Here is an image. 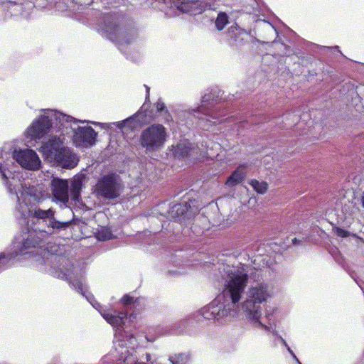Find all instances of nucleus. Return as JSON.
I'll list each match as a JSON object with an SVG mask.
<instances>
[{
  "label": "nucleus",
  "mask_w": 364,
  "mask_h": 364,
  "mask_svg": "<svg viewBox=\"0 0 364 364\" xmlns=\"http://www.w3.org/2000/svg\"><path fill=\"white\" fill-rule=\"evenodd\" d=\"M215 100V96L212 93L205 94L202 97V103L203 105L198 107V109L200 112L206 116H210L211 118L214 119H218V116L215 115L212 111L207 110L205 109V103H209L210 102H213Z\"/></svg>",
  "instance_id": "f3484780"
},
{
  "label": "nucleus",
  "mask_w": 364,
  "mask_h": 364,
  "mask_svg": "<svg viewBox=\"0 0 364 364\" xmlns=\"http://www.w3.org/2000/svg\"><path fill=\"white\" fill-rule=\"evenodd\" d=\"M228 22V20L227 14L225 13L221 12L218 14L215 20V26L218 30L221 31L224 28Z\"/></svg>",
  "instance_id": "412c9836"
},
{
  "label": "nucleus",
  "mask_w": 364,
  "mask_h": 364,
  "mask_svg": "<svg viewBox=\"0 0 364 364\" xmlns=\"http://www.w3.org/2000/svg\"><path fill=\"white\" fill-rule=\"evenodd\" d=\"M250 186L253 188V189L259 194L264 193L267 188H268V184L265 181H259L257 179H252L250 182Z\"/></svg>",
  "instance_id": "6ab92c4d"
},
{
  "label": "nucleus",
  "mask_w": 364,
  "mask_h": 364,
  "mask_svg": "<svg viewBox=\"0 0 364 364\" xmlns=\"http://www.w3.org/2000/svg\"><path fill=\"white\" fill-rule=\"evenodd\" d=\"M104 318L112 326H118L120 325V318L112 314H103Z\"/></svg>",
  "instance_id": "5701e85b"
},
{
  "label": "nucleus",
  "mask_w": 364,
  "mask_h": 364,
  "mask_svg": "<svg viewBox=\"0 0 364 364\" xmlns=\"http://www.w3.org/2000/svg\"><path fill=\"white\" fill-rule=\"evenodd\" d=\"M166 138L167 132L164 125L153 124L141 132L139 142L147 151H154L164 146Z\"/></svg>",
  "instance_id": "7ed1b4c3"
},
{
  "label": "nucleus",
  "mask_w": 364,
  "mask_h": 364,
  "mask_svg": "<svg viewBox=\"0 0 364 364\" xmlns=\"http://www.w3.org/2000/svg\"><path fill=\"white\" fill-rule=\"evenodd\" d=\"M333 231L338 237L345 238L350 236V233L348 231L341 228L340 227L333 228Z\"/></svg>",
  "instance_id": "393cba45"
},
{
  "label": "nucleus",
  "mask_w": 364,
  "mask_h": 364,
  "mask_svg": "<svg viewBox=\"0 0 364 364\" xmlns=\"http://www.w3.org/2000/svg\"><path fill=\"white\" fill-rule=\"evenodd\" d=\"M150 358V355L149 353H146V360L149 361V358Z\"/></svg>",
  "instance_id": "473e14b6"
},
{
  "label": "nucleus",
  "mask_w": 364,
  "mask_h": 364,
  "mask_svg": "<svg viewBox=\"0 0 364 364\" xmlns=\"http://www.w3.org/2000/svg\"><path fill=\"white\" fill-rule=\"evenodd\" d=\"M51 191L53 198L60 202L66 203L69 200L68 182L67 180L54 178L51 181Z\"/></svg>",
  "instance_id": "9b49d317"
},
{
  "label": "nucleus",
  "mask_w": 364,
  "mask_h": 364,
  "mask_svg": "<svg viewBox=\"0 0 364 364\" xmlns=\"http://www.w3.org/2000/svg\"><path fill=\"white\" fill-rule=\"evenodd\" d=\"M149 90H150V88L149 87H146V99H148L149 97Z\"/></svg>",
  "instance_id": "2f4dec72"
},
{
  "label": "nucleus",
  "mask_w": 364,
  "mask_h": 364,
  "mask_svg": "<svg viewBox=\"0 0 364 364\" xmlns=\"http://www.w3.org/2000/svg\"><path fill=\"white\" fill-rule=\"evenodd\" d=\"M220 311L222 316H223L224 310H221V309L217 306L209 305L202 309V316L204 318L208 320H218L221 316Z\"/></svg>",
  "instance_id": "4468645a"
},
{
  "label": "nucleus",
  "mask_w": 364,
  "mask_h": 364,
  "mask_svg": "<svg viewBox=\"0 0 364 364\" xmlns=\"http://www.w3.org/2000/svg\"><path fill=\"white\" fill-rule=\"evenodd\" d=\"M162 116L165 122H170L173 121L172 116L168 109H166V111L162 112Z\"/></svg>",
  "instance_id": "bb28decb"
},
{
  "label": "nucleus",
  "mask_w": 364,
  "mask_h": 364,
  "mask_svg": "<svg viewBox=\"0 0 364 364\" xmlns=\"http://www.w3.org/2000/svg\"><path fill=\"white\" fill-rule=\"evenodd\" d=\"M266 30H267V31H269V32H274V33H276V29H275V28H274V26H273L271 23H268L267 24Z\"/></svg>",
  "instance_id": "7c9ffc66"
},
{
  "label": "nucleus",
  "mask_w": 364,
  "mask_h": 364,
  "mask_svg": "<svg viewBox=\"0 0 364 364\" xmlns=\"http://www.w3.org/2000/svg\"><path fill=\"white\" fill-rule=\"evenodd\" d=\"M247 282L246 274L235 276L228 282L224 290V294L229 296L233 304L237 303L241 299V294L245 290Z\"/></svg>",
  "instance_id": "423d86ee"
},
{
  "label": "nucleus",
  "mask_w": 364,
  "mask_h": 364,
  "mask_svg": "<svg viewBox=\"0 0 364 364\" xmlns=\"http://www.w3.org/2000/svg\"><path fill=\"white\" fill-rule=\"evenodd\" d=\"M195 149L191 144H178L174 148L173 154L178 158L184 159L190 157L194 153Z\"/></svg>",
  "instance_id": "2eb2a0df"
},
{
  "label": "nucleus",
  "mask_w": 364,
  "mask_h": 364,
  "mask_svg": "<svg viewBox=\"0 0 364 364\" xmlns=\"http://www.w3.org/2000/svg\"><path fill=\"white\" fill-rule=\"evenodd\" d=\"M97 133L90 126L79 127L74 134V140L79 146H91L95 144Z\"/></svg>",
  "instance_id": "6e6552de"
},
{
  "label": "nucleus",
  "mask_w": 364,
  "mask_h": 364,
  "mask_svg": "<svg viewBox=\"0 0 364 364\" xmlns=\"http://www.w3.org/2000/svg\"><path fill=\"white\" fill-rule=\"evenodd\" d=\"M246 164L240 165L228 178L225 184L230 186H235L242 183L246 177Z\"/></svg>",
  "instance_id": "f8f14e48"
},
{
  "label": "nucleus",
  "mask_w": 364,
  "mask_h": 364,
  "mask_svg": "<svg viewBox=\"0 0 364 364\" xmlns=\"http://www.w3.org/2000/svg\"><path fill=\"white\" fill-rule=\"evenodd\" d=\"M250 299H247L242 304V308L247 318L254 323H257L258 326L262 328L269 331V327L263 324L260 321L261 311L259 304L265 301L269 296L266 286L259 285L252 287L249 291Z\"/></svg>",
  "instance_id": "f03ea898"
},
{
  "label": "nucleus",
  "mask_w": 364,
  "mask_h": 364,
  "mask_svg": "<svg viewBox=\"0 0 364 364\" xmlns=\"http://www.w3.org/2000/svg\"><path fill=\"white\" fill-rule=\"evenodd\" d=\"M70 225V222H60L51 218L48 226L53 229H65Z\"/></svg>",
  "instance_id": "4be33fe9"
},
{
  "label": "nucleus",
  "mask_w": 364,
  "mask_h": 364,
  "mask_svg": "<svg viewBox=\"0 0 364 364\" xmlns=\"http://www.w3.org/2000/svg\"><path fill=\"white\" fill-rule=\"evenodd\" d=\"M134 120V117H129L123 121H121V122H117V127L119 128V129H122L123 127H125L126 124L127 123H129V122H131Z\"/></svg>",
  "instance_id": "cd10ccee"
},
{
  "label": "nucleus",
  "mask_w": 364,
  "mask_h": 364,
  "mask_svg": "<svg viewBox=\"0 0 364 364\" xmlns=\"http://www.w3.org/2000/svg\"><path fill=\"white\" fill-rule=\"evenodd\" d=\"M102 29L108 39L117 44L129 45L134 38L132 29L121 27L117 23H105Z\"/></svg>",
  "instance_id": "39448f33"
},
{
  "label": "nucleus",
  "mask_w": 364,
  "mask_h": 364,
  "mask_svg": "<svg viewBox=\"0 0 364 364\" xmlns=\"http://www.w3.org/2000/svg\"><path fill=\"white\" fill-rule=\"evenodd\" d=\"M173 208L177 213H178L181 209V214H183L185 210L186 209L185 207H183L181 204L175 205L173 206Z\"/></svg>",
  "instance_id": "c85d7f7f"
},
{
  "label": "nucleus",
  "mask_w": 364,
  "mask_h": 364,
  "mask_svg": "<svg viewBox=\"0 0 364 364\" xmlns=\"http://www.w3.org/2000/svg\"><path fill=\"white\" fill-rule=\"evenodd\" d=\"M41 151L46 158L56 162L64 168L77 166L78 159L68 148L65 147L60 138L53 136L42 145Z\"/></svg>",
  "instance_id": "f257e3e1"
},
{
  "label": "nucleus",
  "mask_w": 364,
  "mask_h": 364,
  "mask_svg": "<svg viewBox=\"0 0 364 364\" xmlns=\"http://www.w3.org/2000/svg\"><path fill=\"white\" fill-rule=\"evenodd\" d=\"M171 6L190 15L201 14L204 10L203 2L199 0H170Z\"/></svg>",
  "instance_id": "1a4fd4ad"
},
{
  "label": "nucleus",
  "mask_w": 364,
  "mask_h": 364,
  "mask_svg": "<svg viewBox=\"0 0 364 364\" xmlns=\"http://www.w3.org/2000/svg\"><path fill=\"white\" fill-rule=\"evenodd\" d=\"M122 185L119 176L109 173L100 178L94 187V193L98 198L113 200L120 196Z\"/></svg>",
  "instance_id": "20e7f679"
},
{
  "label": "nucleus",
  "mask_w": 364,
  "mask_h": 364,
  "mask_svg": "<svg viewBox=\"0 0 364 364\" xmlns=\"http://www.w3.org/2000/svg\"><path fill=\"white\" fill-rule=\"evenodd\" d=\"M137 300H138L137 298L131 296L129 294H125L120 299V302L124 306H128V305L136 303L137 301Z\"/></svg>",
  "instance_id": "b1692460"
},
{
  "label": "nucleus",
  "mask_w": 364,
  "mask_h": 364,
  "mask_svg": "<svg viewBox=\"0 0 364 364\" xmlns=\"http://www.w3.org/2000/svg\"><path fill=\"white\" fill-rule=\"evenodd\" d=\"M51 127L48 117L41 116L27 128L26 135L32 139H40L49 132Z\"/></svg>",
  "instance_id": "0eeeda50"
},
{
  "label": "nucleus",
  "mask_w": 364,
  "mask_h": 364,
  "mask_svg": "<svg viewBox=\"0 0 364 364\" xmlns=\"http://www.w3.org/2000/svg\"><path fill=\"white\" fill-rule=\"evenodd\" d=\"M362 205H363V206L364 208V192H363V196L362 197Z\"/></svg>",
  "instance_id": "72a5a7b5"
},
{
  "label": "nucleus",
  "mask_w": 364,
  "mask_h": 364,
  "mask_svg": "<svg viewBox=\"0 0 364 364\" xmlns=\"http://www.w3.org/2000/svg\"><path fill=\"white\" fill-rule=\"evenodd\" d=\"M43 240L38 236V234L34 231L30 232L27 238L23 243V247L26 250L30 248L43 247Z\"/></svg>",
  "instance_id": "dca6fc26"
},
{
  "label": "nucleus",
  "mask_w": 364,
  "mask_h": 364,
  "mask_svg": "<svg viewBox=\"0 0 364 364\" xmlns=\"http://www.w3.org/2000/svg\"><path fill=\"white\" fill-rule=\"evenodd\" d=\"M4 257H5V255L3 253L0 254V260Z\"/></svg>",
  "instance_id": "f704fd0d"
},
{
  "label": "nucleus",
  "mask_w": 364,
  "mask_h": 364,
  "mask_svg": "<svg viewBox=\"0 0 364 364\" xmlns=\"http://www.w3.org/2000/svg\"><path fill=\"white\" fill-rule=\"evenodd\" d=\"M155 107H156V111L158 112H161L162 113L163 112L166 111V109H167L165 104L164 103V102H162L160 100H159L156 102Z\"/></svg>",
  "instance_id": "a878e982"
},
{
  "label": "nucleus",
  "mask_w": 364,
  "mask_h": 364,
  "mask_svg": "<svg viewBox=\"0 0 364 364\" xmlns=\"http://www.w3.org/2000/svg\"><path fill=\"white\" fill-rule=\"evenodd\" d=\"M83 178V176H77L74 177L71 182L70 196L72 200L75 202H78L80 199Z\"/></svg>",
  "instance_id": "ddd939ff"
},
{
  "label": "nucleus",
  "mask_w": 364,
  "mask_h": 364,
  "mask_svg": "<svg viewBox=\"0 0 364 364\" xmlns=\"http://www.w3.org/2000/svg\"><path fill=\"white\" fill-rule=\"evenodd\" d=\"M16 160L22 167L28 170H37L41 164L37 154L32 149L20 151L16 154Z\"/></svg>",
  "instance_id": "9d476101"
},
{
  "label": "nucleus",
  "mask_w": 364,
  "mask_h": 364,
  "mask_svg": "<svg viewBox=\"0 0 364 364\" xmlns=\"http://www.w3.org/2000/svg\"><path fill=\"white\" fill-rule=\"evenodd\" d=\"M190 358V354L179 353L169 358L168 360L171 364H188Z\"/></svg>",
  "instance_id": "aec40b11"
},
{
  "label": "nucleus",
  "mask_w": 364,
  "mask_h": 364,
  "mask_svg": "<svg viewBox=\"0 0 364 364\" xmlns=\"http://www.w3.org/2000/svg\"><path fill=\"white\" fill-rule=\"evenodd\" d=\"M55 215V211L52 208H49L46 210H42L41 208H36L33 211V213H31V215L33 218H38V219H47L51 218H53V215Z\"/></svg>",
  "instance_id": "a211bd4d"
},
{
  "label": "nucleus",
  "mask_w": 364,
  "mask_h": 364,
  "mask_svg": "<svg viewBox=\"0 0 364 364\" xmlns=\"http://www.w3.org/2000/svg\"><path fill=\"white\" fill-rule=\"evenodd\" d=\"M120 318V324L123 323V320L127 318V313H119L117 315H116Z\"/></svg>",
  "instance_id": "c756f323"
}]
</instances>
